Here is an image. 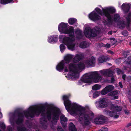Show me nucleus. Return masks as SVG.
Segmentation results:
<instances>
[{
  "instance_id": "39448f33",
  "label": "nucleus",
  "mask_w": 131,
  "mask_h": 131,
  "mask_svg": "<svg viewBox=\"0 0 131 131\" xmlns=\"http://www.w3.org/2000/svg\"><path fill=\"white\" fill-rule=\"evenodd\" d=\"M112 72L109 69L102 70L99 71L90 72L84 74L81 77L79 84H81V81L90 84L92 82V78L94 81L95 83H97L102 79V77L100 75L110 76L112 75Z\"/></svg>"
},
{
  "instance_id": "1a4fd4ad",
  "label": "nucleus",
  "mask_w": 131,
  "mask_h": 131,
  "mask_svg": "<svg viewBox=\"0 0 131 131\" xmlns=\"http://www.w3.org/2000/svg\"><path fill=\"white\" fill-rule=\"evenodd\" d=\"M23 116V114H20L18 117L16 121V123L19 125V126L17 127V129L18 131H26V129L24 127L22 124V118Z\"/></svg>"
},
{
  "instance_id": "aec40b11",
  "label": "nucleus",
  "mask_w": 131,
  "mask_h": 131,
  "mask_svg": "<svg viewBox=\"0 0 131 131\" xmlns=\"http://www.w3.org/2000/svg\"><path fill=\"white\" fill-rule=\"evenodd\" d=\"M81 31L79 29H78L75 31L76 36L78 38H80L81 37Z\"/></svg>"
},
{
  "instance_id": "4468645a",
  "label": "nucleus",
  "mask_w": 131,
  "mask_h": 131,
  "mask_svg": "<svg viewBox=\"0 0 131 131\" xmlns=\"http://www.w3.org/2000/svg\"><path fill=\"white\" fill-rule=\"evenodd\" d=\"M104 119V116L102 115H100L95 119L94 120V122L97 124H102Z\"/></svg>"
},
{
  "instance_id": "7ed1b4c3",
  "label": "nucleus",
  "mask_w": 131,
  "mask_h": 131,
  "mask_svg": "<svg viewBox=\"0 0 131 131\" xmlns=\"http://www.w3.org/2000/svg\"><path fill=\"white\" fill-rule=\"evenodd\" d=\"M82 54H77L73 59V63L69 64L65 67L64 71L65 72H68L66 77L69 79L74 80L77 79L79 77V73L81 71L85 68V65L88 67H93L94 66L95 59L93 57H92L90 59L86 62L82 61L77 64V63L83 57Z\"/></svg>"
},
{
  "instance_id": "6ab92c4d",
  "label": "nucleus",
  "mask_w": 131,
  "mask_h": 131,
  "mask_svg": "<svg viewBox=\"0 0 131 131\" xmlns=\"http://www.w3.org/2000/svg\"><path fill=\"white\" fill-rule=\"evenodd\" d=\"M89 45V44L86 42H81L80 45V47L84 48H85L88 47Z\"/></svg>"
},
{
  "instance_id": "dca6fc26",
  "label": "nucleus",
  "mask_w": 131,
  "mask_h": 131,
  "mask_svg": "<svg viewBox=\"0 0 131 131\" xmlns=\"http://www.w3.org/2000/svg\"><path fill=\"white\" fill-rule=\"evenodd\" d=\"M106 57H104V56H102L100 57L98 59V61L99 63H101L105 62L107 60L106 59Z\"/></svg>"
},
{
  "instance_id": "2eb2a0df",
  "label": "nucleus",
  "mask_w": 131,
  "mask_h": 131,
  "mask_svg": "<svg viewBox=\"0 0 131 131\" xmlns=\"http://www.w3.org/2000/svg\"><path fill=\"white\" fill-rule=\"evenodd\" d=\"M73 57V55H72L67 54L65 56L64 59L63 60H65L64 62L65 63H69L70 62Z\"/></svg>"
},
{
  "instance_id": "ddd939ff",
  "label": "nucleus",
  "mask_w": 131,
  "mask_h": 131,
  "mask_svg": "<svg viewBox=\"0 0 131 131\" xmlns=\"http://www.w3.org/2000/svg\"><path fill=\"white\" fill-rule=\"evenodd\" d=\"M65 60H62L59 63L56 67V70L59 71H61L63 70L65 63L64 62Z\"/></svg>"
},
{
  "instance_id": "4be33fe9",
  "label": "nucleus",
  "mask_w": 131,
  "mask_h": 131,
  "mask_svg": "<svg viewBox=\"0 0 131 131\" xmlns=\"http://www.w3.org/2000/svg\"><path fill=\"white\" fill-rule=\"evenodd\" d=\"M101 87V86L98 84H96L94 85L92 87V89L94 90H97L100 89Z\"/></svg>"
},
{
  "instance_id": "49530a36",
  "label": "nucleus",
  "mask_w": 131,
  "mask_h": 131,
  "mask_svg": "<svg viewBox=\"0 0 131 131\" xmlns=\"http://www.w3.org/2000/svg\"><path fill=\"white\" fill-rule=\"evenodd\" d=\"M99 6L100 7H101V5H100Z\"/></svg>"
},
{
  "instance_id": "a19ab883",
  "label": "nucleus",
  "mask_w": 131,
  "mask_h": 131,
  "mask_svg": "<svg viewBox=\"0 0 131 131\" xmlns=\"http://www.w3.org/2000/svg\"><path fill=\"white\" fill-rule=\"evenodd\" d=\"M114 99H117L118 98V96H116L114 97Z\"/></svg>"
},
{
  "instance_id": "f3484780",
  "label": "nucleus",
  "mask_w": 131,
  "mask_h": 131,
  "mask_svg": "<svg viewBox=\"0 0 131 131\" xmlns=\"http://www.w3.org/2000/svg\"><path fill=\"white\" fill-rule=\"evenodd\" d=\"M13 0H0V3L2 4H7L13 3Z\"/></svg>"
},
{
  "instance_id": "393cba45",
  "label": "nucleus",
  "mask_w": 131,
  "mask_h": 131,
  "mask_svg": "<svg viewBox=\"0 0 131 131\" xmlns=\"http://www.w3.org/2000/svg\"><path fill=\"white\" fill-rule=\"evenodd\" d=\"M60 48L61 52H62L65 50L66 47L63 44H61L60 46Z\"/></svg>"
},
{
  "instance_id": "473e14b6",
  "label": "nucleus",
  "mask_w": 131,
  "mask_h": 131,
  "mask_svg": "<svg viewBox=\"0 0 131 131\" xmlns=\"http://www.w3.org/2000/svg\"><path fill=\"white\" fill-rule=\"evenodd\" d=\"M116 70L118 74H119L121 73V71L120 70H119L118 68L116 69Z\"/></svg>"
},
{
  "instance_id": "79ce46f5",
  "label": "nucleus",
  "mask_w": 131,
  "mask_h": 131,
  "mask_svg": "<svg viewBox=\"0 0 131 131\" xmlns=\"http://www.w3.org/2000/svg\"><path fill=\"white\" fill-rule=\"evenodd\" d=\"M129 94L131 96V90L129 91Z\"/></svg>"
},
{
  "instance_id": "c9c22d12",
  "label": "nucleus",
  "mask_w": 131,
  "mask_h": 131,
  "mask_svg": "<svg viewBox=\"0 0 131 131\" xmlns=\"http://www.w3.org/2000/svg\"><path fill=\"white\" fill-rule=\"evenodd\" d=\"M43 120L44 121V124H45V123L46 122V121H45V120H44L43 119V118H41V119L40 120V123L41 124L42 123V121Z\"/></svg>"
},
{
  "instance_id": "f257e3e1",
  "label": "nucleus",
  "mask_w": 131,
  "mask_h": 131,
  "mask_svg": "<svg viewBox=\"0 0 131 131\" xmlns=\"http://www.w3.org/2000/svg\"><path fill=\"white\" fill-rule=\"evenodd\" d=\"M42 106L37 105H33L30 106L26 110L24 111V116L26 117H33L35 115L38 116L41 114L42 116L47 117L48 119H50L51 117L53 120L57 121L59 119V115H61L60 119L61 123L62 126L65 127L66 126V122L67 121V118L61 114L60 109L56 107L48 109L46 112Z\"/></svg>"
},
{
  "instance_id": "72a5a7b5",
  "label": "nucleus",
  "mask_w": 131,
  "mask_h": 131,
  "mask_svg": "<svg viewBox=\"0 0 131 131\" xmlns=\"http://www.w3.org/2000/svg\"><path fill=\"white\" fill-rule=\"evenodd\" d=\"M58 131H64L62 128L60 127H58Z\"/></svg>"
},
{
  "instance_id": "9d476101",
  "label": "nucleus",
  "mask_w": 131,
  "mask_h": 131,
  "mask_svg": "<svg viewBox=\"0 0 131 131\" xmlns=\"http://www.w3.org/2000/svg\"><path fill=\"white\" fill-rule=\"evenodd\" d=\"M58 40V36L56 35H54L48 36L47 41L50 43L54 44Z\"/></svg>"
},
{
  "instance_id": "7c9ffc66",
  "label": "nucleus",
  "mask_w": 131,
  "mask_h": 131,
  "mask_svg": "<svg viewBox=\"0 0 131 131\" xmlns=\"http://www.w3.org/2000/svg\"><path fill=\"white\" fill-rule=\"evenodd\" d=\"M108 129L107 128H102L99 131H107Z\"/></svg>"
},
{
  "instance_id": "9b49d317",
  "label": "nucleus",
  "mask_w": 131,
  "mask_h": 131,
  "mask_svg": "<svg viewBox=\"0 0 131 131\" xmlns=\"http://www.w3.org/2000/svg\"><path fill=\"white\" fill-rule=\"evenodd\" d=\"M114 88V86L112 85L108 86L104 88L101 91V94L102 95H105L113 90Z\"/></svg>"
},
{
  "instance_id": "20e7f679",
  "label": "nucleus",
  "mask_w": 131,
  "mask_h": 131,
  "mask_svg": "<svg viewBox=\"0 0 131 131\" xmlns=\"http://www.w3.org/2000/svg\"><path fill=\"white\" fill-rule=\"evenodd\" d=\"M69 25L67 23H61L58 26V29L61 33H64L69 35L70 37L64 35H60L59 37L60 42L66 45L67 48L71 50H75V44L74 42L75 37L73 32L74 28L72 27H70L68 29H67Z\"/></svg>"
},
{
  "instance_id": "a18cd8bd",
  "label": "nucleus",
  "mask_w": 131,
  "mask_h": 131,
  "mask_svg": "<svg viewBox=\"0 0 131 131\" xmlns=\"http://www.w3.org/2000/svg\"><path fill=\"white\" fill-rule=\"evenodd\" d=\"M124 112L125 113H126V114L127 113H128L127 111H126V110H124Z\"/></svg>"
},
{
  "instance_id": "b1692460",
  "label": "nucleus",
  "mask_w": 131,
  "mask_h": 131,
  "mask_svg": "<svg viewBox=\"0 0 131 131\" xmlns=\"http://www.w3.org/2000/svg\"><path fill=\"white\" fill-rule=\"evenodd\" d=\"M10 117V121L12 123V122L14 121L15 117L14 115L12 113L9 114Z\"/></svg>"
},
{
  "instance_id": "4c0bfd02",
  "label": "nucleus",
  "mask_w": 131,
  "mask_h": 131,
  "mask_svg": "<svg viewBox=\"0 0 131 131\" xmlns=\"http://www.w3.org/2000/svg\"><path fill=\"white\" fill-rule=\"evenodd\" d=\"M122 77L124 80H125V78L126 77V76L124 74L123 75Z\"/></svg>"
},
{
  "instance_id": "a878e982",
  "label": "nucleus",
  "mask_w": 131,
  "mask_h": 131,
  "mask_svg": "<svg viewBox=\"0 0 131 131\" xmlns=\"http://www.w3.org/2000/svg\"><path fill=\"white\" fill-rule=\"evenodd\" d=\"M100 94V92H96L94 93L93 94V98H96L98 97Z\"/></svg>"
},
{
  "instance_id": "a211bd4d",
  "label": "nucleus",
  "mask_w": 131,
  "mask_h": 131,
  "mask_svg": "<svg viewBox=\"0 0 131 131\" xmlns=\"http://www.w3.org/2000/svg\"><path fill=\"white\" fill-rule=\"evenodd\" d=\"M69 129L70 131H76V129L75 126L72 123H70L69 124Z\"/></svg>"
},
{
  "instance_id": "5701e85b",
  "label": "nucleus",
  "mask_w": 131,
  "mask_h": 131,
  "mask_svg": "<svg viewBox=\"0 0 131 131\" xmlns=\"http://www.w3.org/2000/svg\"><path fill=\"white\" fill-rule=\"evenodd\" d=\"M77 21L76 19L75 18H70L68 19V22L70 24L72 25L75 23Z\"/></svg>"
},
{
  "instance_id": "37998d69",
  "label": "nucleus",
  "mask_w": 131,
  "mask_h": 131,
  "mask_svg": "<svg viewBox=\"0 0 131 131\" xmlns=\"http://www.w3.org/2000/svg\"><path fill=\"white\" fill-rule=\"evenodd\" d=\"M108 34H109V35H111V34H112V31H110V32H108Z\"/></svg>"
},
{
  "instance_id": "cd10ccee",
  "label": "nucleus",
  "mask_w": 131,
  "mask_h": 131,
  "mask_svg": "<svg viewBox=\"0 0 131 131\" xmlns=\"http://www.w3.org/2000/svg\"><path fill=\"white\" fill-rule=\"evenodd\" d=\"M129 51H127L126 52H125L123 53V54L124 55V56L126 57H127V55H129Z\"/></svg>"
},
{
  "instance_id": "c85d7f7f",
  "label": "nucleus",
  "mask_w": 131,
  "mask_h": 131,
  "mask_svg": "<svg viewBox=\"0 0 131 131\" xmlns=\"http://www.w3.org/2000/svg\"><path fill=\"white\" fill-rule=\"evenodd\" d=\"M102 46H104L106 48H109L110 47V45L108 43H107L105 45L102 44Z\"/></svg>"
},
{
  "instance_id": "423d86ee",
  "label": "nucleus",
  "mask_w": 131,
  "mask_h": 131,
  "mask_svg": "<svg viewBox=\"0 0 131 131\" xmlns=\"http://www.w3.org/2000/svg\"><path fill=\"white\" fill-rule=\"evenodd\" d=\"M102 9L103 12L99 8H96L95 11L92 12L89 14V18L94 21L99 20L101 19V17L96 12V11L101 15H104L106 17L108 22L111 21V18L110 14L116 12V10L114 8L112 7H104V8H102Z\"/></svg>"
},
{
  "instance_id": "de8ad7c7",
  "label": "nucleus",
  "mask_w": 131,
  "mask_h": 131,
  "mask_svg": "<svg viewBox=\"0 0 131 131\" xmlns=\"http://www.w3.org/2000/svg\"><path fill=\"white\" fill-rule=\"evenodd\" d=\"M130 44L131 45V42L130 43Z\"/></svg>"
},
{
  "instance_id": "6e6552de",
  "label": "nucleus",
  "mask_w": 131,
  "mask_h": 131,
  "mask_svg": "<svg viewBox=\"0 0 131 131\" xmlns=\"http://www.w3.org/2000/svg\"><path fill=\"white\" fill-rule=\"evenodd\" d=\"M84 28H85L84 31L85 35L88 38L94 37L99 32L97 30L95 29L92 30L90 29L89 25H85L84 26Z\"/></svg>"
},
{
  "instance_id": "bb28decb",
  "label": "nucleus",
  "mask_w": 131,
  "mask_h": 131,
  "mask_svg": "<svg viewBox=\"0 0 131 131\" xmlns=\"http://www.w3.org/2000/svg\"><path fill=\"white\" fill-rule=\"evenodd\" d=\"M117 93V92L113 91L111 92L109 94V95L110 96H114V95H116Z\"/></svg>"
},
{
  "instance_id": "e433bc0d",
  "label": "nucleus",
  "mask_w": 131,
  "mask_h": 131,
  "mask_svg": "<svg viewBox=\"0 0 131 131\" xmlns=\"http://www.w3.org/2000/svg\"><path fill=\"white\" fill-rule=\"evenodd\" d=\"M114 81V78L113 77L111 78V82H113Z\"/></svg>"
},
{
  "instance_id": "0eeeda50",
  "label": "nucleus",
  "mask_w": 131,
  "mask_h": 131,
  "mask_svg": "<svg viewBox=\"0 0 131 131\" xmlns=\"http://www.w3.org/2000/svg\"><path fill=\"white\" fill-rule=\"evenodd\" d=\"M109 108L111 110L108 111L107 112V114L111 117L118 118L119 117V114L117 112L121 111L122 107L119 106L111 104L110 105Z\"/></svg>"
},
{
  "instance_id": "f8f14e48",
  "label": "nucleus",
  "mask_w": 131,
  "mask_h": 131,
  "mask_svg": "<svg viewBox=\"0 0 131 131\" xmlns=\"http://www.w3.org/2000/svg\"><path fill=\"white\" fill-rule=\"evenodd\" d=\"M99 106L102 108L106 107L108 105L107 101L105 98L100 99L99 101Z\"/></svg>"
},
{
  "instance_id": "58836bf2",
  "label": "nucleus",
  "mask_w": 131,
  "mask_h": 131,
  "mask_svg": "<svg viewBox=\"0 0 131 131\" xmlns=\"http://www.w3.org/2000/svg\"><path fill=\"white\" fill-rule=\"evenodd\" d=\"M110 40H113V41H114L115 42H116V40H115V39L114 38H110Z\"/></svg>"
},
{
  "instance_id": "c03bdc74",
  "label": "nucleus",
  "mask_w": 131,
  "mask_h": 131,
  "mask_svg": "<svg viewBox=\"0 0 131 131\" xmlns=\"http://www.w3.org/2000/svg\"><path fill=\"white\" fill-rule=\"evenodd\" d=\"M108 52L111 54H112L113 53V52L111 51H108Z\"/></svg>"
},
{
  "instance_id": "412c9836",
  "label": "nucleus",
  "mask_w": 131,
  "mask_h": 131,
  "mask_svg": "<svg viewBox=\"0 0 131 131\" xmlns=\"http://www.w3.org/2000/svg\"><path fill=\"white\" fill-rule=\"evenodd\" d=\"M120 19V16L118 14H115L114 15L113 19V20L115 22L119 21Z\"/></svg>"
},
{
  "instance_id": "2f4dec72",
  "label": "nucleus",
  "mask_w": 131,
  "mask_h": 131,
  "mask_svg": "<svg viewBox=\"0 0 131 131\" xmlns=\"http://www.w3.org/2000/svg\"><path fill=\"white\" fill-rule=\"evenodd\" d=\"M0 127L1 128L3 129H4L5 128V125L3 123H2L0 125Z\"/></svg>"
},
{
  "instance_id": "ea45409f",
  "label": "nucleus",
  "mask_w": 131,
  "mask_h": 131,
  "mask_svg": "<svg viewBox=\"0 0 131 131\" xmlns=\"http://www.w3.org/2000/svg\"><path fill=\"white\" fill-rule=\"evenodd\" d=\"M119 84L120 86V87L121 88H123V85H122V84L121 82H119Z\"/></svg>"
},
{
  "instance_id": "f704fd0d",
  "label": "nucleus",
  "mask_w": 131,
  "mask_h": 131,
  "mask_svg": "<svg viewBox=\"0 0 131 131\" xmlns=\"http://www.w3.org/2000/svg\"><path fill=\"white\" fill-rule=\"evenodd\" d=\"M125 32V33H124V32H123L122 33L123 34V35H125V36H127V35H128V32H127L126 31Z\"/></svg>"
},
{
  "instance_id": "f03ea898",
  "label": "nucleus",
  "mask_w": 131,
  "mask_h": 131,
  "mask_svg": "<svg viewBox=\"0 0 131 131\" xmlns=\"http://www.w3.org/2000/svg\"><path fill=\"white\" fill-rule=\"evenodd\" d=\"M70 95L68 94L63 96L62 99L66 108L70 114L74 116L78 115L80 121L83 120L85 124H88L94 117L93 112L87 110L88 107H83L74 103H71L69 99Z\"/></svg>"
},
{
  "instance_id": "c756f323",
  "label": "nucleus",
  "mask_w": 131,
  "mask_h": 131,
  "mask_svg": "<svg viewBox=\"0 0 131 131\" xmlns=\"http://www.w3.org/2000/svg\"><path fill=\"white\" fill-rule=\"evenodd\" d=\"M124 63L125 64H126L128 63L129 64H130L131 63V61L130 59H128V60H126L124 62Z\"/></svg>"
},
{
  "instance_id": "09e8293b",
  "label": "nucleus",
  "mask_w": 131,
  "mask_h": 131,
  "mask_svg": "<svg viewBox=\"0 0 131 131\" xmlns=\"http://www.w3.org/2000/svg\"><path fill=\"white\" fill-rule=\"evenodd\" d=\"M0 131H1L0 130Z\"/></svg>"
}]
</instances>
